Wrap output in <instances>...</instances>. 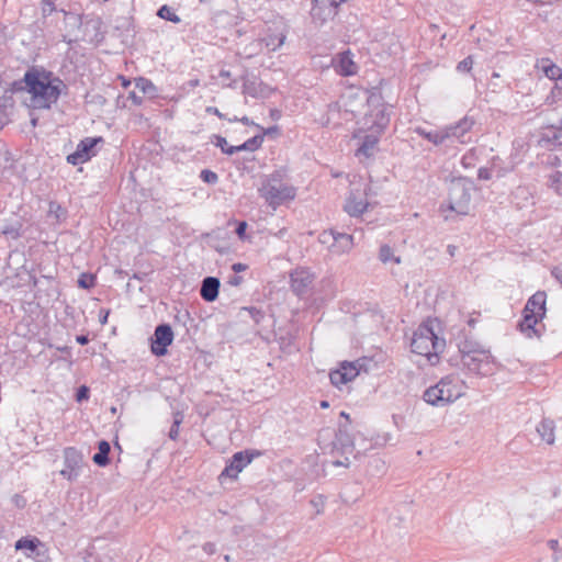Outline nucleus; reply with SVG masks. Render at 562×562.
I'll return each instance as SVG.
<instances>
[{
	"instance_id": "nucleus-1",
	"label": "nucleus",
	"mask_w": 562,
	"mask_h": 562,
	"mask_svg": "<svg viewBox=\"0 0 562 562\" xmlns=\"http://www.w3.org/2000/svg\"><path fill=\"white\" fill-rule=\"evenodd\" d=\"M13 90L26 89L31 94L30 105L34 109H50L59 97L68 94V86L54 72L31 68L23 80L12 83Z\"/></svg>"
},
{
	"instance_id": "nucleus-2",
	"label": "nucleus",
	"mask_w": 562,
	"mask_h": 562,
	"mask_svg": "<svg viewBox=\"0 0 562 562\" xmlns=\"http://www.w3.org/2000/svg\"><path fill=\"white\" fill-rule=\"evenodd\" d=\"M445 346V339L436 335L431 322H425L419 325L411 342L412 351L425 356L430 364L438 362V356Z\"/></svg>"
},
{
	"instance_id": "nucleus-3",
	"label": "nucleus",
	"mask_w": 562,
	"mask_h": 562,
	"mask_svg": "<svg viewBox=\"0 0 562 562\" xmlns=\"http://www.w3.org/2000/svg\"><path fill=\"white\" fill-rule=\"evenodd\" d=\"M464 394L463 382L454 375L443 376L437 384L429 386L423 394L424 401L432 406L443 407Z\"/></svg>"
},
{
	"instance_id": "nucleus-4",
	"label": "nucleus",
	"mask_w": 562,
	"mask_h": 562,
	"mask_svg": "<svg viewBox=\"0 0 562 562\" xmlns=\"http://www.w3.org/2000/svg\"><path fill=\"white\" fill-rule=\"evenodd\" d=\"M283 171L277 170L269 175L259 188V194L272 207L277 209L283 202L295 198V188L283 182Z\"/></svg>"
},
{
	"instance_id": "nucleus-5",
	"label": "nucleus",
	"mask_w": 562,
	"mask_h": 562,
	"mask_svg": "<svg viewBox=\"0 0 562 562\" xmlns=\"http://www.w3.org/2000/svg\"><path fill=\"white\" fill-rule=\"evenodd\" d=\"M472 183L463 177L454 178L450 181L448 203L449 209L458 214H468L471 201Z\"/></svg>"
},
{
	"instance_id": "nucleus-6",
	"label": "nucleus",
	"mask_w": 562,
	"mask_h": 562,
	"mask_svg": "<svg viewBox=\"0 0 562 562\" xmlns=\"http://www.w3.org/2000/svg\"><path fill=\"white\" fill-rule=\"evenodd\" d=\"M355 452V443L353 438L350 432V425H339V428L336 432L335 439L333 441V453L339 454L344 457V459H336L333 461V464L336 467H349L350 460L349 456Z\"/></svg>"
},
{
	"instance_id": "nucleus-7",
	"label": "nucleus",
	"mask_w": 562,
	"mask_h": 562,
	"mask_svg": "<svg viewBox=\"0 0 562 562\" xmlns=\"http://www.w3.org/2000/svg\"><path fill=\"white\" fill-rule=\"evenodd\" d=\"M368 190L369 187L367 184L362 186L361 183H351L349 194L344 204V211L348 215L359 217L368 210Z\"/></svg>"
},
{
	"instance_id": "nucleus-8",
	"label": "nucleus",
	"mask_w": 562,
	"mask_h": 562,
	"mask_svg": "<svg viewBox=\"0 0 562 562\" xmlns=\"http://www.w3.org/2000/svg\"><path fill=\"white\" fill-rule=\"evenodd\" d=\"M475 121L473 117L464 116L456 124L446 125L445 131L448 135V147H454L456 144H469L471 137L470 131L474 126Z\"/></svg>"
},
{
	"instance_id": "nucleus-9",
	"label": "nucleus",
	"mask_w": 562,
	"mask_h": 562,
	"mask_svg": "<svg viewBox=\"0 0 562 562\" xmlns=\"http://www.w3.org/2000/svg\"><path fill=\"white\" fill-rule=\"evenodd\" d=\"M461 361L463 367L477 374L488 375L493 372V356L490 350H481L475 355L468 353Z\"/></svg>"
},
{
	"instance_id": "nucleus-10",
	"label": "nucleus",
	"mask_w": 562,
	"mask_h": 562,
	"mask_svg": "<svg viewBox=\"0 0 562 562\" xmlns=\"http://www.w3.org/2000/svg\"><path fill=\"white\" fill-rule=\"evenodd\" d=\"M64 463L65 469L60 471L68 481H75L78 479L80 470L83 464L82 453L74 447H67L64 449Z\"/></svg>"
},
{
	"instance_id": "nucleus-11",
	"label": "nucleus",
	"mask_w": 562,
	"mask_h": 562,
	"mask_svg": "<svg viewBox=\"0 0 562 562\" xmlns=\"http://www.w3.org/2000/svg\"><path fill=\"white\" fill-rule=\"evenodd\" d=\"M173 341V331L168 324H160L155 328L154 337L151 338V352L155 356H165L167 348Z\"/></svg>"
},
{
	"instance_id": "nucleus-12",
	"label": "nucleus",
	"mask_w": 562,
	"mask_h": 562,
	"mask_svg": "<svg viewBox=\"0 0 562 562\" xmlns=\"http://www.w3.org/2000/svg\"><path fill=\"white\" fill-rule=\"evenodd\" d=\"M252 458L254 454L249 453L247 450L236 452L233 454L229 463L222 471L220 479L225 476L229 479H237L243 469L252 461Z\"/></svg>"
},
{
	"instance_id": "nucleus-13",
	"label": "nucleus",
	"mask_w": 562,
	"mask_h": 562,
	"mask_svg": "<svg viewBox=\"0 0 562 562\" xmlns=\"http://www.w3.org/2000/svg\"><path fill=\"white\" fill-rule=\"evenodd\" d=\"M101 140L99 138L87 137L82 139L78 145L74 153L67 156V162L74 166L83 164L88 161L91 157L90 153L92 148L97 145L98 142Z\"/></svg>"
},
{
	"instance_id": "nucleus-14",
	"label": "nucleus",
	"mask_w": 562,
	"mask_h": 562,
	"mask_svg": "<svg viewBox=\"0 0 562 562\" xmlns=\"http://www.w3.org/2000/svg\"><path fill=\"white\" fill-rule=\"evenodd\" d=\"M291 289L297 295L305 294L314 281V274L305 268L295 269L291 276Z\"/></svg>"
},
{
	"instance_id": "nucleus-15",
	"label": "nucleus",
	"mask_w": 562,
	"mask_h": 562,
	"mask_svg": "<svg viewBox=\"0 0 562 562\" xmlns=\"http://www.w3.org/2000/svg\"><path fill=\"white\" fill-rule=\"evenodd\" d=\"M359 374V370L353 363L342 362L340 368L329 373L333 385L340 387L341 385L352 381Z\"/></svg>"
},
{
	"instance_id": "nucleus-16",
	"label": "nucleus",
	"mask_w": 562,
	"mask_h": 562,
	"mask_svg": "<svg viewBox=\"0 0 562 562\" xmlns=\"http://www.w3.org/2000/svg\"><path fill=\"white\" fill-rule=\"evenodd\" d=\"M542 318V316L522 311V319L519 322L518 328L527 338H540L542 336V331L537 327V324Z\"/></svg>"
},
{
	"instance_id": "nucleus-17",
	"label": "nucleus",
	"mask_w": 562,
	"mask_h": 562,
	"mask_svg": "<svg viewBox=\"0 0 562 562\" xmlns=\"http://www.w3.org/2000/svg\"><path fill=\"white\" fill-rule=\"evenodd\" d=\"M539 143L548 148L562 146V126L544 127Z\"/></svg>"
},
{
	"instance_id": "nucleus-18",
	"label": "nucleus",
	"mask_w": 562,
	"mask_h": 562,
	"mask_svg": "<svg viewBox=\"0 0 562 562\" xmlns=\"http://www.w3.org/2000/svg\"><path fill=\"white\" fill-rule=\"evenodd\" d=\"M221 282L216 277H206L203 279L200 295L205 302H214L220 292Z\"/></svg>"
},
{
	"instance_id": "nucleus-19",
	"label": "nucleus",
	"mask_w": 562,
	"mask_h": 562,
	"mask_svg": "<svg viewBox=\"0 0 562 562\" xmlns=\"http://www.w3.org/2000/svg\"><path fill=\"white\" fill-rule=\"evenodd\" d=\"M415 132L423 138L432 143L435 146H443L448 148V135L445 127L427 131L426 128L418 126L415 128Z\"/></svg>"
},
{
	"instance_id": "nucleus-20",
	"label": "nucleus",
	"mask_w": 562,
	"mask_h": 562,
	"mask_svg": "<svg viewBox=\"0 0 562 562\" xmlns=\"http://www.w3.org/2000/svg\"><path fill=\"white\" fill-rule=\"evenodd\" d=\"M546 300H547L546 293L542 291H538L528 299L522 311L544 317Z\"/></svg>"
},
{
	"instance_id": "nucleus-21",
	"label": "nucleus",
	"mask_w": 562,
	"mask_h": 562,
	"mask_svg": "<svg viewBox=\"0 0 562 562\" xmlns=\"http://www.w3.org/2000/svg\"><path fill=\"white\" fill-rule=\"evenodd\" d=\"M389 123L390 117L383 109H380L374 114H371L366 122V124L369 126V130L378 134H382Z\"/></svg>"
},
{
	"instance_id": "nucleus-22",
	"label": "nucleus",
	"mask_w": 562,
	"mask_h": 562,
	"mask_svg": "<svg viewBox=\"0 0 562 562\" xmlns=\"http://www.w3.org/2000/svg\"><path fill=\"white\" fill-rule=\"evenodd\" d=\"M11 92L4 91L0 97V128H2L10 121V115L13 112L14 101Z\"/></svg>"
},
{
	"instance_id": "nucleus-23",
	"label": "nucleus",
	"mask_w": 562,
	"mask_h": 562,
	"mask_svg": "<svg viewBox=\"0 0 562 562\" xmlns=\"http://www.w3.org/2000/svg\"><path fill=\"white\" fill-rule=\"evenodd\" d=\"M353 236L337 231L331 252L336 255L348 254L353 248Z\"/></svg>"
},
{
	"instance_id": "nucleus-24",
	"label": "nucleus",
	"mask_w": 562,
	"mask_h": 562,
	"mask_svg": "<svg viewBox=\"0 0 562 562\" xmlns=\"http://www.w3.org/2000/svg\"><path fill=\"white\" fill-rule=\"evenodd\" d=\"M381 134H378L373 131H370L368 135L364 136L361 146L357 150V156H364L367 158L371 157L374 153V149L379 143V137Z\"/></svg>"
},
{
	"instance_id": "nucleus-25",
	"label": "nucleus",
	"mask_w": 562,
	"mask_h": 562,
	"mask_svg": "<svg viewBox=\"0 0 562 562\" xmlns=\"http://www.w3.org/2000/svg\"><path fill=\"white\" fill-rule=\"evenodd\" d=\"M536 67L542 70L543 74L553 81H558L562 78V69L553 64L549 58H541L537 60Z\"/></svg>"
},
{
	"instance_id": "nucleus-26",
	"label": "nucleus",
	"mask_w": 562,
	"mask_h": 562,
	"mask_svg": "<svg viewBox=\"0 0 562 562\" xmlns=\"http://www.w3.org/2000/svg\"><path fill=\"white\" fill-rule=\"evenodd\" d=\"M554 429V422L550 418H543L537 426V432L548 445H553L555 441Z\"/></svg>"
},
{
	"instance_id": "nucleus-27",
	"label": "nucleus",
	"mask_w": 562,
	"mask_h": 562,
	"mask_svg": "<svg viewBox=\"0 0 562 562\" xmlns=\"http://www.w3.org/2000/svg\"><path fill=\"white\" fill-rule=\"evenodd\" d=\"M42 547L41 541L37 538H21L15 543L16 550H27L26 555L29 558H36L40 555V548Z\"/></svg>"
},
{
	"instance_id": "nucleus-28",
	"label": "nucleus",
	"mask_w": 562,
	"mask_h": 562,
	"mask_svg": "<svg viewBox=\"0 0 562 562\" xmlns=\"http://www.w3.org/2000/svg\"><path fill=\"white\" fill-rule=\"evenodd\" d=\"M99 451L93 456V462L99 467H106L110 463L109 453L111 446L106 440H101L98 443Z\"/></svg>"
},
{
	"instance_id": "nucleus-29",
	"label": "nucleus",
	"mask_w": 562,
	"mask_h": 562,
	"mask_svg": "<svg viewBox=\"0 0 562 562\" xmlns=\"http://www.w3.org/2000/svg\"><path fill=\"white\" fill-rule=\"evenodd\" d=\"M263 143V135H256L249 139H247L241 145L235 146L232 151L238 153L241 150L255 151L261 147Z\"/></svg>"
},
{
	"instance_id": "nucleus-30",
	"label": "nucleus",
	"mask_w": 562,
	"mask_h": 562,
	"mask_svg": "<svg viewBox=\"0 0 562 562\" xmlns=\"http://www.w3.org/2000/svg\"><path fill=\"white\" fill-rule=\"evenodd\" d=\"M284 41H285V35L283 33L271 34V35L266 36L262 40L266 47L271 52H274L279 47H281L283 45Z\"/></svg>"
},
{
	"instance_id": "nucleus-31",
	"label": "nucleus",
	"mask_w": 562,
	"mask_h": 562,
	"mask_svg": "<svg viewBox=\"0 0 562 562\" xmlns=\"http://www.w3.org/2000/svg\"><path fill=\"white\" fill-rule=\"evenodd\" d=\"M485 350L480 344L475 341L464 340L461 345H459V352L461 355V359L469 355H475L476 352Z\"/></svg>"
},
{
	"instance_id": "nucleus-32",
	"label": "nucleus",
	"mask_w": 562,
	"mask_h": 562,
	"mask_svg": "<svg viewBox=\"0 0 562 562\" xmlns=\"http://www.w3.org/2000/svg\"><path fill=\"white\" fill-rule=\"evenodd\" d=\"M157 15L160 19H164V20H167V21H170L173 23H179L181 21V19L175 13L172 8L167 4H164L162 7L159 8Z\"/></svg>"
},
{
	"instance_id": "nucleus-33",
	"label": "nucleus",
	"mask_w": 562,
	"mask_h": 562,
	"mask_svg": "<svg viewBox=\"0 0 562 562\" xmlns=\"http://www.w3.org/2000/svg\"><path fill=\"white\" fill-rule=\"evenodd\" d=\"M336 233H337V231H336V229L323 231V232L318 235V241H319L322 245L327 246V247L329 248V250L331 251V248H333V246H334V241H335Z\"/></svg>"
},
{
	"instance_id": "nucleus-34",
	"label": "nucleus",
	"mask_w": 562,
	"mask_h": 562,
	"mask_svg": "<svg viewBox=\"0 0 562 562\" xmlns=\"http://www.w3.org/2000/svg\"><path fill=\"white\" fill-rule=\"evenodd\" d=\"M379 258L383 263H386L391 260H394V262L400 263V258L394 257L393 250L389 245H382L380 247Z\"/></svg>"
},
{
	"instance_id": "nucleus-35",
	"label": "nucleus",
	"mask_w": 562,
	"mask_h": 562,
	"mask_svg": "<svg viewBox=\"0 0 562 562\" xmlns=\"http://www.w3.org/2000/svg\"><path fill=\"white\" fill-rule=\"evenodd\" d=\"M561 98H562V77L560 78V80L554 81V85L551 88V93L547 98V102L549 104H553Z\"/></svg>"
},
{
	"instance_id": "nucleus-36",
	"label": "nucleus",
	"mask_w": 562,
	"mask_h": 562,
	"mask_svg": "<svg viewBox=\"0 0 562 562\" xmlns=\"http://www.w3.org/2000/svg\"><path fill=\"white\" fill-rule=\"evenodd\" d=\"M20 229H21V224L20 223L8 224V225L2 227L1 234L7 236V237H10L12 239H16V238L20 237Z\"/></svg>"
},
{
	"instance_id": "nucleus-37",
	"label": "nucleus",
	"mask_w": 562,
	"mask_h": 562,
	"mask_svg": "<svg viewBox=\"0 0 562 562\" xmlns=\"http://www.w3.org/2000/svg\"><path fill=\"white\" fill-rule=\"evenodd\" d=\"M183 420V415L180 412H177L173 415V423L169 430V438L176 440L179 436V426Z\"/></svg>"
},
{
	"instance_id": "nucleus-38",
	"label": "nucleus",
	"mask_w": 562,
	"mask_h": 562,
	"mask_svg": "<svg viewBox=\"0 0 562 562\" xmlns=\"http://www.w3.org/2000/svg\"><path fill=\"white\" fill-rule=\"evenodd\" d=\"M550 187L555 191L557 194L562 195V172L557 171L549 178Z\"/></svg>"
},
{
	"instance_id": "nucleus-39",
	"label": "nucleus",
	"mask_w": 562,
	"mask_h": 562,
	"mask_svg": "<svg viewBox=\"0 0 562 562\" xmlns=\"http://www.w3.org/2000/svg\"><path fill=\"white\" fill-rule=\"evenodd\" d=\"M215 138V146L220 147L221 150L226 155H233L235 151H232L229 149H234L235 146H229L226 138L221 135H214Z\"/></svg>"
},
{
	"instance_id": "nucleus-40",
	"label": "nucleus",
	"mask_w": 562,
	"mask_h": 562,
	"mask_svg": "<svg viewBox=\"0 0 562 562\" xmlns=\"http://www.w3.org/2000/svg\"><path fill=\"white\" fill-rule=\"evenodd\" d=\"M355 68H356L355 64L348 57H342L340 59V69H341L342 75L348 76V75L355 74L356 72Z\"/></svg>"
},
{
	"instance_id": "nucleus-41",
	"label": "nucleus",
	"mask_w": 562,
	"mask_h": 562,
	"mask_svg": "<svg viewBox=\"0 0 562 562\" xmlns=\"http://www.w3.org/2000/svg\"><path fill=\"white\" fill-rule=\"evenodd\" d=\"M95 278L92 274L82 273L78 279V285L82 289H90L94 286Z\"/></svg>"
},
{
	"instance_id": "nucleus-42",
	"label": "nucleus",
	"mask_w": 562,
	"mask_h": 562,
	"mask_svg": "<svg viewBox=\"0 0 562 562\" xmlns=\"http://www.w3.org/2000/svg\"><path fill=\"white\" fill-rule=\"evenodd\" d=\"M200 178L206 182V183H211V184H214L217 182L218 180V176L217 173H215L214 171L212 170H209V169H203L200 173Z\"/></svg>"
},
{
	"instance_id": "nucleus-43",
	"label": "nucleus",
	"mask_w": 562,
	"mask_h": 562,
	"mask_svg": "<svg viewBox=\"0 0 562 562\" xmlns=\"http://www.w3.org/2000/svg\"><path fill=\"white\" fill-rule=\"evenodd\" d=\"M473 67L472 56H468L457 65V70L461 72H469Z\"/></svg>"
},
{
	"instance_id": "nucleus-44",
	"label": "nucleus",
	"mask_w": 562,
	"mask_h": 562,
	"mask_svg": "<svg viewBox=\"0 0 562 562\" xmlns=\"http://www.w3.org/2000/svg\"><path fill=\"white\" fill-rule=\"evenodd\" d=\"M244 93L254 98L258 97L259 90L257 88V83L255 81H246L244 83Z\"/></svg>"
},
{
	"instance_id": "nucleus-45",
	"label": "nucleus",
	"mask_w": 562,
	"mask_h": 562,
	"mask_svg": "<svg viewBox=\"0 0 562 562\" xmlns=\"http://www.w3.org/2000/svg\"><path fill=\"white\" fill-rule=\"evenodd\" d=\"M548 547L554 552L553 560L558 561L562 557V549L559 547V541L557 539H550Z\"/></svg>"
},
{
	"instance_id": "nucleus-46",
	"label": "nucleus",
	"mask_w": 562,
	"mask_h": 562,
	"mask_svg": "<svg viewBox=\"0 0 562 562\" xmlns=\"http://www.w3.org/2000/svg\"><path fill=\"white\" fill-rule=\"evenodd\" d=\"M41 4L43 16L50 15L56 10L54 2L50 0H42Z\"/></svg>"
},
{
	"instance_id": "nucleus-47",
	"label": "nucleus",
	"mask_w": 562,
	"mask_h": 562,
	"mask_svg": "<svg viewBox=\"0 0 562 562\" xmlns=\"http://www.w3.org/2000/svg\"><path fill=\"white\" fill-rule=\"evenodd\" d=\"M89 393H90V390L88 386L86 385H81L78 390H77V393H76V400L78 402H82V401H86L89 398Z\"/></svg>"
},
{
	"instance_id": "nucleus-48",
	"label": "nucleus",
	"mask_w": 562,
	"mask_h": 562,
	"mask_svg": "<svg viewBox=\"0 0 562 562\" xmlns=\"http://www.w3.org/2000/svg\"><path fill=\"white\" fill-rule=\"evenodd\" d=\"M137 87L140 88V90L144 93L148 92L149 90H155V87L151 83V81L144 78H139V80L137 81Z\"/></svg>"
},
{
	"instance_id": "nucleus-49",
	"label": "nucleus",
	"mask_w": 562,
	"mask_h": 562,
	"mask_svg": "<svg viewBox=\"0 0 562 562\" xmlns=\"http://www.w3.org/2000/svg\"><path fill=\"white\" fill-rule=\"evenodd\" d=\"M127 99L131 100L134 105H140L143 103V97L137 94L135 91H131Z\"/></svg>"
},
{
	"instance_id": "nucleus-50",
	"label": "nucleus",
	"mask_w": 562,
	"mask_h": 562,
	"mask_svg": "<svg viewBox=\"0 0 562 562\" xmlns=\"http://www.w3.org/2000/svg\"><path fill=\"white\" fill-rule=\"evenodd\" d=\"M247 229V223L246 222H239L236 227V234L239 238H244Z\"/></svg>"
},
{
	"instance_id": "nucleus-51",
	"label": "nucleus",
	"mask_w": 562,
	"mask_h": 562,
	"mask_svg": "<svg viewBox=\"0 0 562 562\" xmlns=\"http://www.w3.org/2000/svg\"><path fill=\"white\" fill-rule=\"evenodd\" d=\"M551 274L562 286V268L561 267H554L551 270Z\"/></svg>"
},
{
	"instance_id": "nucleus-52",
	"label": "nucleus",
	"mask_w": 562,
	"mask_h": 562,
	"mask_svg": "<svg viewBox=\"0 0 562 562\" xmlns=\"http://www.w3.org/2000/svg\"><path fill=\"white\" fill-rule=\"evenodd\" d=\"M203 551L207 554H214L216 551V547L213 542H205L202 547Z\"/></svg>"
},
{
	"instance_id": "nucleus-53",
	"label": "nucleus",
	"mask_w": 562,
	"mask_h": 562,
	"mask_svg": "<svg viewBox=\"0 0 562 562\" xmlns=\"http://www.w3.org/2000/svg\"><path fill=\"white\" fill-rule=\"evenodd\" d=\"M241 282H243V278L237 274H233L228 279V284H231L233 286H238L241 284Z\"/></svg>"
},
{
	"instance_id": "nucleus-54",
	"label": "nucleus",
	"mask_w": 562,
	"mask_h": 562,
	"mask_svg": "<svg viewBox=\"0 0 562 562\" xmlns=\"http://www.w3.org/2000/svg\"><path fill=\"white\" fill-rule=\"evenodd\" d=\"M110 311L109 310H100L99 321L102 325L106 324Z\"/></svg>"
},
{
	"instance_id": "nucleus-55",
	"label": "nucleus",
	"mask_w": 562,
	"mask_h": 562,
	"mask_svg": "<svg viewBox=\"0 0 562 562\" xmlns=\"http://www.w3.org/2000/svg\"><path fill=\"white\" fill-rule=\"evenodd\" d=\"M247 269V266L241 262H236L232 266V270L236 273H239L241 271H245Z\"/></svg>"
},
{
	"instance_id": "nucleus-56",
	"label": "nucleus",
	"mask_w": 562,
	"mask_h": 562,
	"mask_svg": "<svg viewBox=\"0 0 562 562\" xmlns=\"http://www.w3.org/2000/svg\"><path fill=\"white\" fill-rule=\"evenodd\" d=\"M256 127L260 128L263 132L262 135H271V134H274V133H277L279 131L278 126H271V127H268V128H262L261 126L256 125Z\"/></svg>"
},
{
	"instance_id": "nucleus-57",
	"label": "nucleus",
	"mask_w": 562,
	"mask_h": 562,
	"mask_svg": "<svg viewBox=\"0 0 562 562\" xmlns=\"http://www.w3.org/2000/svg\"><path fill=\"white\" fill-rule=\"evenodd\" d=\"M206 112L210 113V114H214L216 115L217 117L220 119H223L224 115L220 112V110L215 106H207L206 108Z\"/></svg>"
},
{
	"instance_id": "nucleus-58",
	"label": "nucleus",
	"mask_w": 562,
	"mask_h": 562,
	"mask_svg": "<svg viewBox=\"0 0 562 562\" xmlns=\"http://www.w3.org/2000/svg\"><path fill=\"white\" fill-rule=\"evenodd\" d=\"M479 178L480 179H484V180H488L491 178L490 170L481 168L479 170Z\"/></svg>"
},
{
	"instance_id": "nucleus-59",
	"label": "nucleus",
	"mask_w": 562,
	"mask_h": 562,
	"mask_svg": "<svg viewBox=\"0 0 562 562\" xmlns=\"http://www.w3.org/2000/svg\"><path fill=\"white\" fill-rule=\"evenodd\" d=\"M281 115H282V114H281V111H280V110H278V109H271V110H270V117H271L272 120L278 121V120H280Z\"/></svg>"
},
{
	"instance_id": "nucleus-60",
	"label": "nucleus",
	"mask_w": 562,
	"mask_h": 562,
	"mask_svg": "<svg viewBox=\"0 0 562 562\" xmlns=\"http://www.w3.org/2000/svg\"><path fill=\"white\" fill-rule=\"evenodd\" d=\"M229 121L233 122V120H229ZM234 121H238V119L235 117ZM239 122H241L245 125H255V126L257 125L248 116H243L241 119H239Z\"/></svg>"
},
{
	"instance_id": "nucleus-61",
	"label": "nucleus",
	"mask_w": 562,
	"mask_h": 562,
	"mask_svg": "<svg viewBox=\"0 0 562 562\" xmlns=\"http://www.w3.org/2000/svg\"><path fill=\"white\" fill-rule=\"evenodd\" d=\"M76 341L79 345L85 346V345H87L89 342V338L86 335H79V336L76 337Z\"/></svg>"
},
{
	"instance_id": "nucleus-62",
	"label": "nucleus",
	"mask_w": 562,
	"mask_h": 562,
	"mask_svg": "<svg viewBox=\"0 0 562 562\" xmlns=\"http://www.w3.org/2000/svg\"><path fill=\"white\" fill-rule=\"evenodd\" d=\"M14 498H15V503L18 506H20V507L24 506L25 501L20 495H15Z\"/></svg>"
},
{
	"instance_id": "nucleus-63",
	"label": "nucleus",
	"mask_w": 562,
	"mask_h": 562,
	"mask_svg": "<svg viewBox=\"0 0 562 562\" xmlns=\"http://www.w3.org/2000/svg\"><path fill=\"white\" fill-rule=\"evenodd\" d=\"M188 85L191 87V88H194V87H198L200 85V80L199 79H192L188 82Z\"/></svg>"
},
{
	"instance_id": "nucleus-64",
	"label": "nucleus",
	"mask_w": 562,
	"mask_h": 562,
	"mask_svg": "<svg viewBox=\"0 0 562 562\" xmlns=\"http://www.w3.org/2000/svg\"><path fill=\"white\" fill-rule=\"evenodd\" d=\"M220 77H222V78H229L231 77V72L228 70L222 69L220 71Z\"/></svg>"
}]
</instances>
